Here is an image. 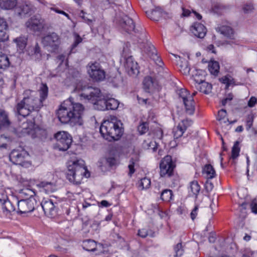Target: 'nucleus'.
Segmentation results:
<instances>
[{
    "instance_id": "1",
    "label": "nucleus",
    "mask_w": 257,
    "mask_h": 257,
    "mask_svg": "<svg viewBox=\"0 0 257 257\" xmlns=\"http://www.w3.org/2000/svg\"><path fill=\"white\" fill-rule=\"evenodd\" d=\"M117 23L119 27L128 34L134 33L138 38L139 47L144 52L153 59L155 63L161 66L163 64L161 59L157 55V50L148 41L145 30L140 26L136 27L132 19L123 13L117 17Z\"/></svg>"
},
{
    "instance_id": "2",
    "label": "nucleus",
    "mask_w": 257,
    "mask_h": 257,
    "mask_svg": "<svg viewBox=\"0 0 257 257\" xmlns=\"http://www.w3.org/2000/svg\"><path fill=\"white\" fill-rule=\"evenodd\" d=\"M84 106L80 103L76 102L70 97L65 100L57 111L59 121L64 124L71 126H81L83 124Z\"/></svg>"
},
{
    "instance_id": "3",
    "label": "nucleus",
    "mask_w": 257,
    "mask_h": 257,
    "mask_svg": "<svg viewBox=\"0 0 257 257\" xmlns=\"http://www.w3.org/2000/svg\"><path fill=\"white\" fill-rule=\"evenodd\" d=\"M23 95V99L18 102L14 108L17 115L25 117L32 111L39 110L43 106V104L36 91L26 90Z\"/></svg>"
},
{
    "instance_id": "4",
    "label": "nucleus",
    "mask_w": 257,
    "mask_h": 257,
    "mask_svg": "<svg viewBox=\"0 0 257 257\" xmlns=\"http://www.w3.org/2000/svg\"><path fill=\"white\" fill-rule=\"evenodd\" d=\"M67 168L66 177L70 182L74 184H80L83 176H90V173L85 166L84 161L82 159L69 161Z\"/></svg>"
},
{
    "instance_id": "5",
    "label": "nucleus",
    "mask_w": 257,
    "mask_h": 257,
    "mask_svg": "<svg viewBox=\"0 0 257 257\" xmlns=\"http://www.w3.org/2000/svg\"><path fill=\"white\" fill-rule=\"evenodd\" d=\"M122 125L120 121H117L115 118L111 121L104 120L100 126V133L103 138L109 142L117 141L123 133Z\"/></svg>"
},
{
    "instance_id": "6",
    "label": "nucleus",
    "mask_w": 257,
    "mask_h": 257,
    "mask_svg": "<svg viewBox=\"0 0 257 257\" xmlns=\"http://www.w3.org/2000/svg\"><path fill=\"white\" fill-rule=\"evenodd\" d=\"M180 98L182 99L185 108L186 113L193 115L195 111V102L193 95L185 88H181L177 91Z\"/></svg>"
},
{
    "instance_id": "7",
    "label": "nucleus",
    "mask_w": 257,
    "mask_h": 257,
    "mask_svg": "<svg viewBox=\"0 0 257 257\" xmlns=\"http://www.w3.org/2000/svg\"><path fill=\"white\" fill-rule=\"evenodd\" d=\"M18 214H22L31 212L36 208L38 202L34 197H29L17 201Z\"/></svg>"
},
{
    "instance_id": "8",
    "label": "nucleus",
    "mask_w": 257,
    "mask_h": 257,
    "mask_svg": "<svg viewBox=\"0 0 257 257\" xmlns=\"http://www.w3.org/2000/svg\"><path fill=\"white\" fill-rule=\"evenodd\" d=\"M87 71L89 76L96 81H102L105 78V72L97 62L89 63L87 66Z\"/></svg>"
},
{
    "instance_id": "9",
    "label": "nucleus",
    "mask_w": 257,
    "mask_h": 257,
    "mask_svg": "<svg viewBox=\"0 0 257 257\" xmlns=\"http://www.w3.org/2000/svg\"><path fill=\"white\" fill-rule=\"evenodd\" d=\"M44 47L50 52L56 51L60 43L58 35L55 33H52L44 36L42 40Z\"/></svg>"
},
{
    "instance_id": "10",
    "label": "nucleus",
    "mask_w": 257,
    "mask_h": 257,
    "mask_svg": "<svg viewBox=\"0 0 257 257\" xmlns=\"http://www.w3.org/2000/svg\"><path fill=\"white\" fill-rule=\"evenodd\" d=\"M55 138L57 140L56 147L59 151H65L69 148L72 143V138L67 132H58L55 134Z\"/></svg>"
},
{
    "instance_id": "11",
    "label": "nucleus",
    "mask_w": 257,
    "mask_h": 257,
    "mask_svg": "<svg viewBox=\"0 0 257 257\" xmlns=\"http://www.w3.org/2000/svg\"><path fill=\"white\" fill-rule=\"evenodd\" d=\"M28 153L24 150H13L9 155L10 160L14 164L27 167L29 164L27 159Z\"/></svg>"
},
{
    "instance_id": "12",
    "label": "nucleus",
    "mask_w": 257,
    "mask_h": 257,
    "mask_svg": "<svg viewBox=\"0 0 257 257\" xmlns=\"http://www.w3.org/2000/svg\"><path fill=\"white\" fill-rule=\"evenodd\" d=\"M25 26L30 31L40 32L45 26V21L40 16L35 15L26 22Z\"/></svg>"
},
{
    "instance_id": "13",
    "label": "nucleus",
    "mask_w": 257,
    "mask_h": 257,
    "mask_svg": "<svg viewBox=\"0 0 257 257\" xmlns=\"http://www.w3.org/2000/svg\"><path fill=\"white\" fill-rule=\"evenodd\" d=\"M175 167V165L172 162V157L169 155L165 156L160 164L161 176H171Z\"/></svg>"
},
{
    "instance_id": "14",
    "label": "nucleus",
    "mask_w": 257,
    "mask_h": 257,
    "mask_svg": "<svg viewBox=\"0 0 257 257\" xmlns=\"http://www.w3.org/2000/svg\"><path fill=\"white\" fill-rule=\"evenodd\" d=\"M82 90L80 96L91 101L92 103L103 95L100 90L97 87L84 86L82 88Z\"/></svg>"
},
{
    "instance_id": "15",
    "label": "nucleus",
    "mask_w": 257,
    "mask_h": 257,
    "mask_svg": "<svg viewBox=\"0 0 257 257\" xmlns=\"http://www.w3.org/2000/svg\"><path fill=\"white\" fill-rule=\"evenodd\" d=\"M124 66L129 75L137 76L139 73L138 63L134 61L132 56H129L125 59Z\"/></svg>"
},
{
    "instance_id": "16",
    "label": "nucleus",
    "mask_w": 257,
    "mask_h": 257,
    "mask_svg": "<svg viewBox=\"0 0 257 257\" xmlns=\"http://www.w3.org/2000/svg\"><path fill=\"white\" fill-rule=\"evenodd\" d=\"M56 203L54 204L51 199L42 201L41 205L45 214L50 217H53L57 214Z\"/></svg>"
},
{
    "instance_id": "17",
    "label": "nucleus",
    "mask_w": 257,
    "mask_h": 257,
    "mask_svg": "<svg viewBox=\"0 0 257 257\" xmlns=\"http://www.w3.org/2000/svg\"><path fill=\"white\" fill-rule=\"evenodd\" d=\"M197 75L194 77V81L196 82L195 87L196 89L205 94H208L211 92L212 89V85L203 79H199Z\"/></svg>"
},
{
    "instance_id": "18",
    "label": "nucleus",
    "mask_w": 257,
    "mask_h": 257,
    "mask_svg": "<svg viewBox=\"0 0 257 257\" xmlns=\"http://www.w3.org/2000/svg\"><path fill=\"white\" fill-rule=\"evenodd\" d=\"M15 12L21 17H24L27 15H31L33 12V6L26 3L22 4L16 8Z\"/></svg>"
},
{
    "instance_id": "19",
    "label": "nucleus",
    "mask_w": 257,
    "mask_h": 257,
    "mask_svg": "<svg viewBox=\"0 0 257 257\" xmlns=\"http://www.w3.org/2000/svg\"><path fill=\"white\" fill-rule=\"evenodd\" d=\"M191 30L193 34L199 38H203L206 34L205 27L201 23H195L192 26Z\"/></svg>"
},
{
    "instance_id": "20",
    "label": "nucleus",
    "mask_w": 257,
    "mask_h": 257,
    "mask_svg": "<svg viewBox=\"0 0 257 257\" xmlns=\"http://www.w3.org/2000/svg\"><path fill=\"white\" fill-rule=\"evenodd\" d=\"M11 124L8 113L5 110L0 109V130L8 128Z\"/></svg>"
},
{
    "instance_id": "21",
    "label": "nucleus",
    "mask_w": 257,
    "mask_h": 257,
    "mask_svg": "<svg viewBox=\"0 0 257 257\" xmlns=\"http://www.w3.org/2000/svg\"><path fill=\"white\" fill-rule=\"evenodd\" d=\"M104 162L110 167H116L119 164L118 160L113 155H110L105 158L100 160L98 162L99 166L102 167Z\"/></svg>"
},
{
    "instance_id": "22",
    "label": "nucleus",
    "mask_w": 257,
    "mask_h": 257,
    "mask_svg": "<svg viewBox=\"0 0 257 257\" xmlns=\"http://www.w3.org/2000/svg\"><path fill=\"white\" fill-rule=\"evenodd\" d=\"M37 186L42 188L46 193L53 192L56 190L55 184L52 182L42 181L37 184Z\"/></svg>"
},
{
    "instance_id": "23",
    "label": "nucleus",
    "mask_w": 257,
    "mask_h": 257,
    "mask_svg": "<svg viewBox=\"0 0 257 257\" xmlns=\"http://www.w3.org/2000/svg\"><path fill=\"white\" fill-rule=\"evenodd\" d=\"M147 17L154 21H159L164 14V13L160 8H156L155 9L146 12Z\"/></svg>"
},
{
    "instance_id": "24",
    "label": "nucleus",
    "mask_w": 257,
    "mask_h": 257,
    "mask_svg": "<svg viewBox=\"0 0 257 257\" xmlns=\"http://www.w3.org/2000/svg\"><path fill=\"white\" fill-rule=\"evenodd\" d=\"M0 201L2 202V207L3 212L6 215L10 214L12 212L16 210V208L10 200L8 199L4 200L3 202L2 200L0 199Z\"/></svg>"
},
{
    "instance_id": "25",
    "label": "nucleus",
    "mask_w": 257,
    "mask_h": 257,
    "mask_svg": "<svg viewBox=\"0 0 257 257\" xmlns=\"http://www.w3.org/2000/svg\"><path fill=\"white\" fill-rule=\"evenodd\" d=\"M217 32H220L227 38L233 39L234 32L232 29L226 26H222L216 28Z\"/></svg>"
},
{
    "instance_id": "26",
    "label": "nucleus",
    "mask_w": 257,
    "mask_h": 257,
    "mask_svg": "<svg viewBox=\"0 0 257 257\" xmlns=\"http://www.w3.org/2000/svg\"><path fill=\"white\" fill-rule=\"evenodd\" d=\"M92 103L93 104V107L95 109L101 111L106 110V98L103 95H102V97L99 98Z\"/></svg>"
},
{
    "instance_id": "27",
    "label": "nucleus",
    "mask_w": 257,
    "mask_h": 257,
    "mask_svg": "<svg viewBox=\"0 0 257 257\" xmlns=\"http://www.w3.org/2000/svg\"><path fill=\"white\" fill-rule=\"evenodd\" d=\"M174 56L176 58L178 65L181 68V71L185 74L189 73L190 70L188 66V62L185 59L181 58L180 56L174 54Z\"/></svg>"
},
{
    "instance_id": "28",
    "label": "nucleus",
    "mask_w": 257,
    "mask_h": 257,
    "mask_svg": "<svg viewBox=\"0 0 257 257\" xmlns=\"http://www.w3.org/2000/svg\"><path fill=\"white\" fill-rule=\"evenodd\" d=\"M17 3V0H0V7L5 10H12Z\"/></svg>"
},
{
    "instance_id": "29",
    "label": "nucleus",
    "mask_w": 257,
    "mask_h": 257,
    "mask_svg": "<svg viewBox=\"0 0 257 257\" xmlns=\"http://www.w3.org/2000/svg\"><path fill=\"white\" fill-rule=\"evenodd\" d=\"M202 172L206 175L207 179H212L216 175L215 171L210 164L206 165L203 169Z\"/></svg>"
},
{
    "instance_id": "30",
    "label": "nucleus",
    "mask_w": 257,
    "mask_h": 257,
    "mask_svg": "<svg viewBox=\"0 0 257 257\" xmlns=\"http://www.w3.org/2000/svg\"><path fill=\"white\" fill-rule=\"evenodd\" d=\"M10 61L8 56L3 53L2 48H0V69H5L9 66Z\"/></svg>"
},
{
    "instance_id": "31",
    "label": "nucleus",
    "mask_w": 257,
    "mask_h": 257,
    "mask_svg": "<svg viewBox=\"0 0 257 257\" xmlns=\"http://www.w3.org/2000/svg\"><path fill=\"white\" fill-rule=\"evenodd\" d=\"M208 70L211 74L217 76L219 73V65L218 62L213 61L209 63Z\"/></svg>"
},
{
    "instance_id": "32",
    "label": "nucleus",
    "mask_w": 257,
    "mask_h": 257,
    "mask_svg": "<svg viewBox=\"0 0 257 257\" xmlns=\"http://www.w3.org/2000/svg\"><path fill=\"white\" fill-rule=\"evenodd\" d=\"M219 80L221 83L226 84V88H228L231 85H235L234 78L229 75L223 76Z\"/></svg>"
},
{
    "instance_id": "33",
    "label": "nucleus",
    "mask_w": 257,
    "mask_h": 257,
    "mask_svg": "<svg viewBox=\"0 0 257 257\" xmlns=\"http://www.w3.org/2000/svg\"><path fill=\"white\" fill-rule=\"evenodd\" d=\"M106 110H115L118 107L119 102L113 98H106Z\"/></svg>"
},
{
    "instance_id": "34",
    "label": "nucleus",
    "mask_w": 257,
    "mask_h": 257,
    "mask_svg": "<svg viewBox=\"0 0 257 257\" xmlns=\"http://www.w3.org/2000/svg\"><path fill=\"white\" fill-rule=\"evenodd\" d=\"M13 41L16 43L21 50H23L27 45V39L25 36H20L14 39Z\"/></svg>"
},
{
    "instance_id": "35",
    "label": "nucleus",
    "mask_w": 257,
    "mask_h": 257,
    "mask_svg": "<svg viewBox=\"0 0 257 257\" xmlns=\"http://www.w3.org/2000/svg\"><path fill=\"white\" fill-rule=\"evenodd\" d=\"M48 88L46 84L42 83L40 88V96L39 100H41V102L43 104V101L46 99L48 96Z\"/></svg>"
},
{
    "instance_id": "36",
    "label": "nucleus",
    "mask_w": 257,
    "mask_h": 257,
    "mask_svg": "<svg viewBox=\"0 0 257 257\" xmlns=\"http://www.w3.org/2000/svg\"><path fill=\"white\" fill-rule=\"evenodd\" d=\"M143 147L145 149L152 150L154 152L156 150L157 146L155 141L145 140L143 143Z\"/></svg>"
},
{
    "instance_id": "37",
    "label": "nucleus",
    "mask_w": 257,
    "mask_h": 257,
    "mask_svg": "<svg viewBox=\"0 0 257 257\" xmlns=\"http://www.w3.org/2000/svg\"><path fill=\"white\" fill-rule=\"evenodd\" d=\"M173 196V192L170 189H165L162 191L161 195V199L165 201H170Z\"/></svg>"
},
{
    "instance_id": "38",
    "label": "nucleus",
    "mask_w": 257,
    "mask_h": 257,
    "mask_svg": "<svg viewBox=\"0 0 257 257\" xmlns=\"http://www.w3.org/2000/svg\"><path fill=\"white\" fill-rule=\"evenodd\" d=\"M150 179L145 177L142 179L139 183V188L141 189H146L150 187L151 185Z\"/></svg>"
},
{
    "instance_id": "39",
    "label": "nucleus",
    "mask_w": 257,
    "mask_h": 257,
    "mask_svg": "<svg viewBox=\"0 0 257 257\" xmlns=\"http://www.w3.org/2000/svg\"><path fill=\"white\" fill-rule=\"evenodd\" d=\"M96 242L92 240H87L84 244L83 248L90 251H94L96 250Z\"/></svg>"
},
{
    "instance_id": "40",
    "label": "nucleus",
    "mask_w": 257,
    "mask_h": 257,
    "mask_svg": "<svg viewBox=\"0 0 257 257\" xmlns=\"http://www.w3.org/2000/svg\"><path fill=\"white\" fill-rule=\"evenodd\" d=\"M239 142L236 141L232 148L231 158L233 159H236L238 156L240 152V148L239 147Z\"/></svg>"
},
{
    "instance_id": "41",
    "label": "nucleus",
    "mask_w": 257,
    "mask_h": 257,
    "mask_svg": "<svg viewBox=\"0 0 257 257\" xmlns=\"http://www.w3.org/2000/svg\"><path fill=\"white\" fill-rule=\"evenodd\" d=\"M152 86L153 81L152 78L150 77H145L143 81V87L145 91L149 92Z\"/></svg>"
},
{
    "instance_id": "42",
    "label": "nucleus",
    "mask_w": 257,
    "mask_h": 257,
    "mask_svg": "<svg viewBox=\"0 0 257 257\" xmlns=\"http://www.w3.org/2000/svg\"><path fill=\"white\" fill-rule=\"evenodd\" d=\"M184 131L181 125L179 124L176 127H174L173 131L174 139H177L182 137Z\"/></svg>"
},
{
    "instance_id": "43",
    "label": "nucleus",
    "mask_w": 257,
    "mask_h": 257,
    "mask_svg": "<svg viewBox=\"0 0 257 257\" xmlns=\"http://www.w3.org/2000/svg\"><path fill=\"white\" fill-rule=\"evenodd\" d=\"M190 190L196 196L198 195L200 190V187L197 181H192L190 183Z\"/></svg>"
},
{
    "instance_id": "44",
    "label": "nucleus",
    "mask_w": 257,
    "mask_h": 257,
    "mask_svg": "<svg viewBox=\"0 0 257 257\" xmlns=\"http://www.w3.org/2000/svg\"><path fill=\"white\" fill-rule=\"evenodd\" d=\"M226 111L225 109H222L218 111L217 120L219 121L225 123L226 121H228V119L226 118Z\"/></svg>"
},
{
    "instance_id": "45",
    "label": "nucleus",
    "mask_w": 257,
    "mask_h": 257,
    "mask_svg": "<svg viewBox=\"0 0 257 257\" xmlns=\"http://www.w3.org/2000/svg\"><path fill=\"white\" fill-rule=\"evenodd\" d=\"M21 197L29 196V197H34L35 192L31 189L25 188L22 189L20 192Z\"/></svg>"
},
{
    "instance_id": "46",
    "label": "nucleus",
    "mask_w": 257,
    "mask_h": 257,
    "mask_svg": "<svg viewBox=\"0 0 257 257\" xmlns=\"http://www.w3.org/2000/svg\"><path fill=\"white\" fill-rule=\"evenodd\" d=\"M174 250L175 252V257L181 256L184 252V250L182 247V243H178V244H177L174 247Z\"/></svg>"
},
{
    "instance_id": "47",
    "label": "nucleus",
    "mask_w": 257,
    "mask_h": 257,
    "mask_svg": "<svg viewBox=\"0 0 257 257\" xmlns=\"http://www.w3.org/2000/svg\"><path fill=\"white\" fill-rule=\"evenodd\" d=\"M138 130L141 135L144 134L149 130V125L147 122H143L138 127Z\"/></svg>"
},
{
    "instance_id": "48",
    "label": "nucleus",
    "mask_w": 257,
    "mask_h": 257,
    "mask_svg": "<svg viewBox=\"0 0 257 257\" xmlns=\"http://www.w3.org/2000/svg\"><path fill=\"white\" fill-rule=\"evenodd\" d=\"M192 123V121L191 120L188 119L182 120L178 124L181 125V127L185 131L188 127L190 126Z\"/></svg>"
},
{
    "instance_id": "49",
    "label": "nucleus",
    "mask_w": 257,
    "mask_h": 257,
    "mask_svg": "<svg viewBox=\"0 0 257 257\" xmlns=\"http://www.w3.org/2000/svg\"><path fill=\"white\" fill-rule=\"evenodd\" d=\"M135 166V162L133 159H131L130 160V163L128 166V168L129 169L128 175L131 176L132 174H133L135 172V169L134 168Z\"/></svg>"
},
{
    "instance_id": "50",
    "label": "nucleus",
    "mask_w": 257,
    "mask_h": 257,
    "mask_svg": "<svg viewBox=\"0 0 257 257\" xmlns=\"http://www.w3.org/2000/svg\"><path fill=\"white\" fill-rule=\"evenodd\" d=\"M7 30H0V41L5 42L8 40L9 36L6 33Z\"/></svg>"
},
{
    "instance_id": "51",
    "label": "nucleus",
    "mask_w": 257,
    "mask_h": 257,
    "mask_svg": "<svg viewBox=\"0 0 257 257\" xmlns=\"http://www.w3.org/2000/svg\"><path fill=\"white\" fill-rule=\"evenodd\" d=\"M250 206L251 211L255 214H257V200L255 199L252 200Z\"/></svg>"
},
{
    "instance_id": "52",
    "label": "nucleus",
    "mask_w": 257,
    "mask_h": 257,
    "mask_svg": "<svg viewBox=\"0 0 257 257\" xmlns=\"http://www.w3.org/2000/svg\"><path fill=\"white\" fill-rule=\"evenodd\" d=\"M8 25L6 20L3 18H0V30H7Z\"/></svg>"
},
{
    "instance_id": "53",
    "label": "nucleus",
    "mask_w": 257,
    "mask_h": 257,
    "mask_svg": "<svg viewBox=\"0 0 257 257\" xmlns=\"http://www.w3.org/2000/svg\"><path fill=\"white\" fill-rule=\"evenodd\" d=\"M257 103V99L254 96H251L248 101V106L249 107H253L255 104Z\"/></svg>"
},
{
    "instance_id": "54",
    "label": "nucleus",
    "mask_w": 257,
    "mask_h": 257,
    "mask_svg": "<svg viewBox=\"0 0 257 257\" xmlns=\"http://www.w3.org/2000/svg\"><path fill=\"white\" fill-rule=\"evenodd\" d=\"M198 210V206L196 205L194 207V208H193V209L192 210V211L190 213L191 218L193 220L195 219V218L197 215Z\"/></svg>"
},
{
    "instance_id": "55",
    "label": "nucleus",
    "mask_w": 257,
    "mask_h": 257,
    "mask_svg": "<svg viewBox=\"0 0 257 257\" xmlns=\"http://www.w3.org/2000/svg\"><path fill=\"white\" fill-rule=\"evenodd\" d=\"M253 117L252 116H248L246 121V128L247 130H249L252 125Z\"/></svg>"
},
{
    "instance_id": "56",
    "label": "nucleus",
    "mask_w": 257,
    "mask_h": 257,
    "mask_svg": "<svg viewBox=\"0 0 257 257\" xmlns=\"http://www.w3.org/2000/svg\"><path fill=\"white\" fill-rule=\"evenodd\" d=\"M51 10L53 11H55L56 13H57L58 14H62V15H64L68 19H70L69 15L68 14H67L66 13H65L64 11L60 10L56 8H51Z\"/></svg>"
},
{
    "instance_id": "57",
    "label": "nucleus",
    "mask_w": 257,
    "mask_h": 257,
    "mask_svg": "<svg viewBox=\"0 0 257 257\" xmlns=\"http://www.w3.org/2000/svg\"><path fill=\"white\" fill-rule=\"evenodd\" d=\"M205 187V189L206 190V191L207 192H210L213 189L214 186H213V183L207 180L206 182Z\"/></svg>"
},
{
    "instance_id": "58",
    "label": "nucleus",
    "mask_w": 257,
    "mask_h": 257,
    "mask_svg": "<svg viewBox=\"0 0 257 257\" xmlns=\"http://www.w3.org/2000/svg\"><path fill=\"white\" fill-rule=\"evenodd\" d=\"M138 234L140 236L143 238L146 237L148 234L147 229L144 228L140 229Z\"/></svg>"
},
{
    "instance_id": "59",
    "label": "nucleus",
    "mask_w": 257,
    "mask_h": 257,
    "mask_svg": "<svg viewBox=\"0 0 257 257\" xmlns=\"http://www.w3.org/2000/svg\"><path fill=\"white\" fill-rule=\"evenodd\" d=\"M33 51H34V54L37 55H39V56H41L40 47L39 46L38 43L36 44L34 48H33Z\"/></svg>"
},
{
    "instance_id": "60",
    "label": "nucleus",
    "mask_w": 257,
    "mask_h": 257,
    "mask_svg": "<svg viewBox=\"0 0 257 257\" xmlns=\"http://www.w3.org/2000/svg\"><path fill=\"white\" fill-rule=\"evenodd\" d=\"M253 9V6L252 4L246 5L243 8L244 12L246 13L250 12Z\"/></svg>"
},
{
    "instance_id": "61",
    "label": "nucleus",
    "mask_w": 257,
    "mask_h": 257,
    "mask_svg": "<svg viewBox=\"0 0 257 257\" xmlns=\"http://www.w3.org/2000/svg\"><path fill=\"white\" fill-rule=\"evenodd\" d=\"M81 41H82L81 38L79 36L77 35V37H76L74 43L72 45V49L75 48L78 45V44H79L80 42H81ZM72 51V50H71V51Z\"/></svg>"
},
{
    "instance_id": "62",
    "label": "nucleus",
    "mask_w": 257,
    "mask_h": 257,
    "mask_svg": "<svg viewBox=\"0 0 257 257\" xmlns=\"http://www.w3.org/2000/svg\"><path fill=\"white\" fill-rule=\"evenodd\" d=\"M100 204L103 207H108L110 205V204L108 203L106 200H102L101 201Z\"/></svg>"
},
{
    "instance_id": "63",
    "label": "nucleus",
    "mask_w": 257,
    "mask_h": 257,
    "mask_svg": "<svg viewBox=\"0 0 257 257\" xmlns=\"http://www.w3.org/2000/svg\"><path fill=\"white\" fill-rule=\"evenodd\" d=\"M207 49L209 51H211V52L213 53H216V52L214 50V46L213 45H209L207 47Z\"/></svg>"
},
{
    "instance_id": "64",
    "label": "nucleus",
    "mask_w": 257,
    "mask_h": 257,
    "mask_svg": "<svg viewBox=\"0 0 257 257\" xmlns=\"http://www.w3.org/2000/svg\"><path fill=\"white\" fill-rule=\"evenodd\" d=\"M190 11L189 10H185L184 8L183 9L182 15L184 16H185V17L188 16L190 15Z\"/></svg>"
}]
</instances>
